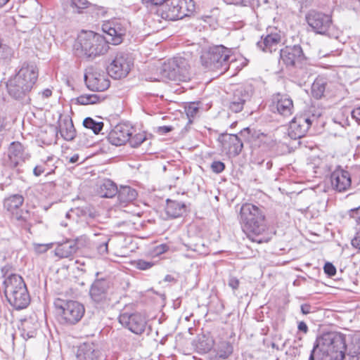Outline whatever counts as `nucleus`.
I'll use <instances>...</instances> for the list:
<instances>
[{"label":"nucleus","mask_w":360,"mask_h":360,"mask_svg":"<svg viewBox=\"0 0 360 360\" xmlns=\"http://www.w3.org/2000/svg\"><path fill=\"white\" fill-rule=\"evenodd\" d=\"M345 340L342 335L326 333L316 340L309 360H360V353L350 348L345 354Z\"/></svg>","instance_id":"obj_1"},{"label":"nucleus","mask_w":360,"mask_h":360,"mask_svg":"<svg viewBox=\"0 0 360 360\" xmlns=\"http://www.w3.org/2000/svg\"><path fill=\"white\" fill-rule=\"evenodd\" d=\"M39 72L33 63H24L18 73L6 84L8 94L22 103H30L29 94L37 80Z\"/></svg>","instance_id":"obj_2"},{"label":"nucleus","mask_w":360,"mask_h":360,"mask_svg":"<svg viewBox=\"0 0 360 360\" xmlns=\"http://www.w3.org/2000/svg\"><path fill=\"white\" fill-rule=\"evenodd\" d=\"M240 221L248 238L257 243H267L269 238L262 236L266 231L265 217L260 208L250 203L242 205Z\"/></svg>","instance_id":"obj_3"},{"label":"nucleus","mask_w":360,"mask_h":360,"mask_svg":"<svg viewBox=\"0 0 360 360\" xmlns=\"http://www.w3.org/2000/svg\"><path fill=\"white\" fill-rule=\"evenodd\" d=\"M4 286L5 295L14 308L22 309L29 305L30 297L21 276L11 274L4 280Z\"/></svg>","instance_id":"obj_4"},{"label":"nucleus","mask_w":360,"mask_h":360,"mask_svg":"<svg viewBox=\"0 0 360 360\" xmlns=\"http://www.w3.org/2000/svg\"><path fill=\"white\" fill-rule=\"evenodd\" d=\"M230 53L231 51L224 46H216L202 50L200 56L201 64L205 69L223 74L229 69Z\"/></svg>","instance_id":"obj_5"},{"label":"nucleus","mask_w":360,"mask_h":360,"mask_svg":"<svg viewBox=\"0 0 360 360\" xmlns=\"http://www.w3.org/2000/svg\"><path fill=\"white\" fill-rule=\"evenodd\" d=\"M75 46L77 50L81 49L89 58L103 55L108 49L104 37L93 31H82L79 34Z\"/></svg>","instance_id":"obj_6"},{"label":"nucleus","mask_w":360,"mask_h":360,"mask_svg":"<svg viewBox=\"0 0 360 360\" xmlns=\"http://www.w3.org/2000/svg\"><path fill=\"white\" fill-rule=\"evenodd\" d=\"M161 78L150 77L151 81L169 79L174 82H187L191 79L190 65L181 57H176L165 63L160 70Z\"/></svg>","instance_id":"obj_7"},{"label":"nucleus","mask_w":360,"mask_h":360,"mask_svg":"<svg viewBox=\"0 0 360 360\" xmlns=\"http://www.w3.org/2000/svg\"><path fill=\"white\" fill-rule=\"evenodd\" d=\"M56 312L62 324L74 325L83 317L85 309L77 301L56 299L54 302Z\"/></svg>","instance_id":"obj_8"},{"label":"nucleus","mask_w":360,"mask_h":360,"mask_svg":"<svg viewBox=\"0 0 360 360\" xmlns=\"http://www.w3.org/2000/svg\"><path fill=\"white\" fill-rule=\"evenodd\" d=\"M321 115L319 110H309L304 114L296 115L290 123L289 136L295 140L304 137L311 126L318 124Z\"/></svg>","instance_id":"obj_9"},{"label":"nucleus","mask_w":360,"mask_h":360,"mask_svg":"<svg viewBox=\"0 0 360 360\" xmlns=\"http://www.w3.org/2000/svg\"><path fill=\"white\" fill-rule=\"evenodd\" d=\"M30 157V154L20 142L13 141L9 145L8 154L3 160V165L9 169H15L22 165Z\"/></svg>","instance_id":"obj_10"},{"label":"nucleus","mask_w":360,"mask_h":360,"mask_svg":"<svg viewBox=\"0 0 360 360\" xmlns=\"http://www.w3.org/2000/svg\"><path fill=\"white\" fill-rule=\"evenodd\" d=\"M133 65L131 57L124 53H118L107 68L108 74L114 79L126 77Z\"/></svg>","instance_id":"obj_11"},{"label":"nucleus","mask_w":360,"mask_h":360,"mask_svg":"<svg viewBox=\"0 0 360 360\" xmlns=\"http://www.w3.org/2000/svg\"><path fill=\"white\" fill-rule=\"evenodd\" d=\"M118 321L122 326L136 335L143 333L147 325L146 318L138 312L122 311Z\"/></svg>","instance_id":"obj_12"},{"label":"nucleus","mask_w":360,"mask_h":360,"mask_svg":"<svg viewBox=\"0 0 360 360\" xmlns=\"http://www.w3.org/2000/svg\"><path fill=\"white\" fill-rule=\"evenodd\" d=\"M84 82L87 88L94 91H103L110 86V81L105 73L93 67L86 69Z\"/></svg>","instance_id":"obj_13"},{"label":"nucleus","mask_w":360,"mask_h":360,"mask_svg":"<svg viewBox=\"0 0 360 360\" xmlns=\"http://www.w3.org/2000/svg\"><path fill=\"white\" fill-rule=\"evenodd\" d=\"M306 20L312 30L320 34H326L332 24L330 15L315 11L309 12Z\"/></svg>","instance_id":"obj_14"},{"label":"nucleus","mask_w":360,"mask_h":360,"mask_svg":"<svg viewBox=\"0 0 360 360\" xmlns=\"http://www.w3.org/2000/svg\"><path fill=\"white\" fill-rule=\"evenodd\" d=\"M281 60L287 67H300L306 59L300 45L287 46L280 51Z\"/></svg>","instance_id":"obj_15"},{"label":"nucleus","mask_w":360,"mask_h":360,"mask_svg":"<svg viewBox=\"0 0 360 360\" xmlns=\"http://www.w3.org/2000/svg\"><path fill=\"white\" fill-rule=\"evenodd\" d=\"M24 202V198L19 194H15L6 198L4 202V207L14 214L18 221H27L30 218V213L27 210L18 211Z\"/></svg>","instance_id":"obj_16"},{"label":"nucleus","mask_w":360,"mask_h":360,"mask_svg":"<svg viewBox=\"0 0 360 360\" xmlns=\"http://www.w3.org/2000/svg\"><path fill=\"white\" fill-rule=\"evenodd\" d=\"M223 151L229 155L236 156L242 150L243 144L240 138L236 134H223L218 139Z\"/></svg>","instance_id":"obj_17"},{"label":"nucleus","mask_w":360,"mask_h":360,"mask_svg":"<svg viewBox=\"0 0 360 360\" xmlns=\"http://www.w3.org/2000/svg\"><path fill=\"white\" fill-rule=\"evenodd\" d=\"M86 241V236H81L80 238H77L75 240H66L58 245L55 249V254L60 258H70L76 253L79 245H84Z\"/></svg>","instance_id":"obj_18"},{"label":"nucleus","mask_w":360,"mask_h":360,"mask_svg":"<svg viewBox=\"0 0 360 360\" xmlns=\"http://www.w3.org/2000/svg\"><path fill=\"white\" fill-rule=\"evenodd\" d=\"M332 187L339 192L347 191L351 186L349 173L341 168L336 169L330 175Z\"/></svg>","instance_id":"obj_19"},{"label":"nucleus","mask_w":360,"mask_h":360,"mask_svg":"<svg viewBox=\"0 0 360 360\" xmlns=\"http://www.w3.org/2000/svg\"><path fill=\"white\" fill-rule=\"evenodd\" d=\"M131 132L128 126L118 124L108 134L109 142L115 146H122L129 140Z\"/></svg>","instance_id":"obj_20"},{"label":"nucleus","mask_w":360,"mask_h":360,"mask_svg":"<svg viewBox=\"0 0 360 360\" xmlns=\"http://www.w3.org/2000/svg\"><path fill=\"white\" fill-rule=\"evenodd\" d=\"M273 101L277 112L284 116L289 117L294 110V105L292 98L285 94H278L274 96Z\"/></svg>","instance_id":"obj_21"},{"label":"nucleus","mask_w":360,"mask_h":360,"mask_svg":"<svg viewBox=\"0 0 360 360\" xmlns=\"http://www.w3.org/2000/svg\"><path fill=\"white\" fill-rule=\"evenodd\" d=\"M103 31L106 34L104 38L106 44L111 43L114 45L120 44L122 41L124 34V30L113 22H107L103 25Z\"/></svg>","instance_id":"obj_22"},{"label":"nucleus","mask_w":360,"mask_h":360,"mask_svg":"<svg viewBox=\"0 0 360 360\" xmlns=\"http://www.w3.org/2000/svg\"><path fill=\"white\" fill-rule=\"evenodd\" d=\"M108 283L105 280L101 279L95 281L90 288L89 295L91 299L96 303H101L107 298V290Z\"/></svg>","instance_id":"obj_23"},{"label":"nucleus","mask_w":360,"mask_h":360,"mask_svg":"<svg viewBox=\"0 0 360 360\" xmlns=\"http://www.w3.org/2000/svg\"><path fill=\"white\" fill-rule=\"evenodd\" d=\"M250 97V94L247 90L243 89H237L229 103V109L233 112H240L243 108L245 103L249 100Z\"/></svg>","instance_id":"obj_24"},{"label":"nucleus","mask_w":360,"mask_h":360,"mask_svg":"<svg viewBox=\"0 0 360 360\" xmlns=\"http://www.w3.org/2000/svg\"><path fill=\"white\" fill-rule=\"evenodd\" d=\"M99 350L92 342H84L79 345L77 352V360H97Z\"/></svg>","instance_id":"obj_25"},{"label":"nucleus","mask_w":360,"mask_h":360,"mask_svg":"<svg viewBox=\"0 0 360 360\" xmlns=\"http://www.w3.org/2000/svg\"><path fill=\"white\" fill-rule=\"evenodd\" d=\"M281 42V36L277 33L267 34L262 37L261 40L257 43V46L264 52L274 51Z\"/></svg>","instance_id":"obj_26"},{"label":"nucleus","mask_w":360,"mask_h":360,"mask_svg":"<svg viewBox=\"0 0 360 360\" xmlns=\"http://www.w3.org/2000/svg\"><path fill=\"white\" fill-rule=\"evenodd\" d=\"M59 132L60 136L66 141L74 139L76 136V130L71 119L65 118L60 121Z\"/></svg>","instance_id":"obj_27"},{"label":"nucleus","mask_w":360,"mask_h":360,"mask_svg":"<svg viewBox=\"0 0 360 360\" xmlns=\"http://www.w3.org/2000/svg\"><path fill=\"white\" fill-rule=\"evenodd\" d=\"M186 206L184 203L175 200H167L166 212L168 216L172 218H176L183 214L185 212Z\"/></svg>","instance_id":"obj_28"},{"label":"nucleus","mask_w":360,"mask_h":360,"mask_svg":"<svg viewBox=\"0 0 360 360\" xmlns=\"http://www.w3.org/2000/svg\"><path fill=\"white\" fill-rule=\"evenodd\" d=\"M117 185L110 179H105L100 185L98 193L103 198H112L117 193Z\"/></svg>","instance_id":"obj_29"},{"label":"nucleus","mask_w":360,"mask_h":360,"mask_svg":"<svg viewBox=\"0 0 360 360\" xmlns=\"http://www.w3.org/2000/svg\"><path fill=\"white\" fill-rule=\"evenodd\" d=\"M252 134V137L257 139L261 144L269 146L273 143V139H271V136L264 134L260 131L254 130L253 131H252V130L250 128H245L243 131H241L240 136L245 137L246 134Z\"/></svg>","instance_id":"obj_30"},{"label":"nucleus","mask_w":360,"mask_h":360,"mask_svg":"<svg viewBox=\"0 0 360 360\" xmlns=\"http://www.w3.org/2000/svg\"><path fill=\"white\" fill-rule=\"evenodd\" d=\"M118 199L121 202H129L134 200L137 197V192L134 188L130 186H121L117 190Z\"/></svg>","instance_id":"obj_31"},{"label":"nucleus","mask_w":360,"mask_h":360,"mask_svg":"<svg viewBox=\"0 0 360 360\" xmlns=\"http://www.w3.org/2000/svg\"><path fill=\"white\" fill-rule=\"evenodd\" d=\"M327 85L326 79L323 77H317L311 85V94L316 98H321L326 91Z\"/></svg>","instance_id":"obj_32"},{"label":"nucleus","mask_w":360,"mask_h":360,"mask_svg":"<svg viewBox=\"0 0 360 360\" xmlns=\"http://www.w3.org/2000/svg\"><path fill=\"white\" fill-rule=\"evenodd\" d=\"M37 328L38 323L37 322L25 320L22 323L21 335L25 339L34 338L37 334Z\"/></svg>","instance_id":"obj_33"},{"label":"nucleus","mask_w":360,"mask_h":360,"mask_svg":"<svg viewBox=\"0 0 360 360\" xmlns=\"http://www.w3.org/2000/svg\"><path fill=\"white\" fill-rule=\"evenodd\" d=\"M80 105H93L100 103L101 97L97 94H82L76 98Z\"/></svg>","instance_id":"obj_34"},{"label":"nucleus","mask_w":360,"mask_h":360,"mask_svg":"<svg viewBox=\"0 0 360 360\" xmlns=\"http://www.w3.org/2000/svg\"><path fill=\"white\" fill-rule=\"evenodd\" d=\"M233 349V346L230 342L224 341L219 343L217 354L219 358L225 359L232 354Z\"/></svg>","instance_id":"obj_35"},{"label":"nucleus","mask_w":360,"mask_h":360,"mask_svg":"<svg viewBox=\"0 0 360 360\" xmlns=\"http://www.w3.org/2000/svg\"><path fill=\"white\" fill-rule=\"evenodd\" d=\"M83 125L85 128L91 129L95 134H98L103 127L102 122H96L91 117H86L83 121Z\"/></svg>","instance_id":"obj_36"},{"label":"nucleus","mask_w":360,"mask_h":360,"mask_svg":"<svg viewBox=\"0 0 360 360\" xmlns=\"http://www.w3.org/2000/svg\"><path fill=\"white\" fill-rule=\"evenodd\" d=\"M67 3H70L72 12L80 13L84 8H87L89 2L86 0H64Z\"/></svg>","instance_id":"obj_37"},{"label":"nucleus","mask_w":360,"mask_h":360,"mask_svg":"<svg viewBox=\"0 0 360 360\" xmlns=\"http://www.w3.org/2000/svg\"><path fill=\"white\" fill-rule=\"evenodd\" d=\"M110 240V238L109 236H103L102 238L100 240L97 245V250L101 255H104L108 253V246Z\"/></svg>","instance_id":"obj_38"},{"label":"nucleus","mask_w":360,"mask_h":360,"mask_svg":"<svg viewBox=\"0 0 360 360\" xmlns=\"http://www.w3.org/2000/svg\"><path fill=\"white\" fill-rule=\"evenodd\" d=\"M146 140V136L142 134H135L134 136H129L128 142L133 148L139 147Z\"/></svg>","instance_id":"obj_39"},{"label":"nucleus","mask_w":360,"mask_h":360,"mask_svg":"<svg viewBox=\"0 0 360 360\" xmlns=\"http://www.w3.org/2000/svg\"><path fill=\"white\" fill-rule=\"evenodd\" d=\"M154 262L145 261L143 259H138L134 262V266L139 270H148L154 266Z\"/></svg>","instance_id":"obj_40"},{"label":"nucleus","mask_w":360,"mask_h":360,"mask_svg":"<svg viewBox=\"0 0 360 360\" xmlns=\"http://www.w3.org/2000/svg\"><path fill=\"white\" fill-rule=\"evenodd\" d=\"M211 169L213 172L219 174L222 172L225 169V165L221 161H214L211 164Z\"/></svg>","instance_id":"obj_41"},{"label":"nucleus","mask_w":360,"mask_h":360,"mask_svg":"<svg viewBox=\"0 0 360 360\" xmlns=\"http://www.w3.org/2000/svg\"><path fill=\"white\" fill-rule=\"evenodd\" d=\"M350 217L356 221V229H360V206L350 210Z\"/></svg>","instance_id":"obj_42"},{"label":"nucleus","mask_w":360,"mask_h":360,"mask_svg":"<svg viewBox=\"0 0 360 360\" xmlns=\"http://www.w3.org/2000/svg\"><path fill=\"white\" fill-rule=\"evenodd\" d=\"M323 270L326 274L328 276L332 277L336 274V268L330 262H326L323 266Z\"/></svg>","instance_id":"obj_43"},{"label":"nucleus","mask_w":360,"mask_h":360,"mask_svg":"<svg viewBox=\"0 0 360 360\" xmlns=\"http://www.w3.org/2000/svg\"><path fill=\"white\" fill-rule=\"evenodd\" d=\"M198 112V107L195 103L190 104L186 108V113L188 117H193Z\"/></svg>","instance_id":"obj_44"},{"label":"nucleus","mask_w":360,"mask_h":360,"mask_svg":"<svg viewBox=\"0 0 360 360\" xmlns=\"http://www.w3.org/2000/svg\"><path fill=\"white\" fill-rule=\"evenodd\" d=\"M228 285L230 288H231L233 290H236L238 288L240 285L239 280L233 276H230L229 278Z\"/></svg>","instance_id":"obj_45"},{"label":"nucleus","mask_w":360,"mask_h":360,"mask_svg":"<svg viewBox=\"0 0 360 360\" xmlns=\"http://www.w3.org/2000/svg\"><path fill=\"white\" fill-rule=\"evenodd\" d=\"M352 245L354 248L360 250V229H357L354 238L352 240Z\"/></svg>","instance_id":"obj_46"},{"label":"nucleus","mask_w":360,"mask_h":360,"mask_svg":"<svg viewBox=\"0 0 360 360\" xmlns=\"http://www.w3.org/2000/svg\"><path fill=\"white\" fill-rule=\"evenodd\" d=\"M169 250V247L166 244H161L155 247L154 253L159 255L166 252Z\"/></svg>","instance_id":"obj_47"},{"label":"nucleus","mask_w":360,"mask_h":360,"mask_svg":"<svg viewBox=\"0 0 360 360\" xmlns=\"http://www.w3.org/2000/svg\"><path fill=\"white\" fill-rule=\"evenodd\" d=\"M50 246L46 244H39L35 246V251L38 253H44L46 252Z\"/></svg>","instance_id":"obj_48"},{"label":"nucleus","mask_w":360,"mask_h":360,"mask_svg":"<svg viewBox=\"0 0 360 360\" xmlns=\"http://www.w3.org/2000/svg\"><path fill=\"white\" fill-rule=\"evenodd\" d=\"M172 130L173 127L172 126H162L158 127L157 131L160 134H165L172 131Z\"/></svg>","instance_id":"obj_49"},{"label":"nucleus","mask_w":360,"mask_h":360,"mask_svg":"<svg viewBox=\"0 0 360 360\" xmlns=\"http://www.w3.org/2000/svg\"><path fill=\"white\" fill-rule=\"evenodd\" d=\"M52 95V91L50 89H46L41 92H39L38 96L39 98H48Z\"/></svg>","instance_id":"obj_50"},{"label":"nucleus","mask_w":360,"mask_h":360,"mask_svg":"<svg viewBox=\"0 0 360 360\" xmlns=\"http://www.w3.org/2000/svg\"><path fill=\"white\" fill-rule=\"evenodd\" d=\"M45 171V169L41 165L36 166L33 169V174L36 176H39L41 174H43Z\"/></svg>","instance_id":"obj_51"},{"label":"nucleus","mask_w":360,"mask_h":360,"mask_svg":"<svg viewBox=\"0 0 360 360\" xmlns=\"http://www.w3.org/2000/svg\"><path fill=\"white\" fill-rule=\"evenodd\" d=\"M352 116L358 122H360V106L354 108L352 112Z\"/></svg>","instance_id":"obj_52"},{"label":"nucleus","mask_w":360,"mask_h":360,"mask_svg":"<svg viewBox=\"0 0 360 360\" xmlns=\"http://www.w3.org/2000/svg\"><path fill=\"white\" fill-rule=\"evenodd\" d=\"M311 306L307 304L301 305V311L303 314H308L311 313Z\"/></svg>","instance_id":"obj_53"},{"label":"nucleus","mask_w":360,"mask_h":360,"mask_svg":"<svg viewBox=\"0 0 360 360\" xmlns=\"http://www.w3.org/2000/svg\"><path fill=\"white\" fill-rule=\"evenodd\" d=\"M351 348L357 352V353H360V337L355 340Z\"/></svg>","instance_id":"obj_54"},{"label":"nucleus","mask_w":360,"mask_h":360,"mask_svg":"<svg viewBox=\"0 0 360 360\" xmlns=\"http://www.w3.org/2000/svg\"><path fill=\"white\" fill-rule=\"evenodd\" d=\"M298 330L304 332V333H307L308 331V327L304 321H301L298 324Z\"/></svg>","instance_id":"obj_55"},{"label":"nucleus","mask_w":360,"mask_h":360,"mask_svg":"<svg viewBox=\"0 0 360 360\" xmlns=\"http://www.w3.org/2000/svg\"><path fill=\"white\" fill-rule=\"evenodd\" d=\"M79 212H82V210H80L79 209L71 210L70 211H69L66 213L65 217L68 219H70L72 216V213H75V214H78Z\"/></svg>","instance_id":"obj_56"},{"label":"nucleus","mask_w":360,"mask_h":360,"mask_svg":"<svg viewBox=\"0 0 360 360\" xmlns=\"http://www.w3.org/2000/svg\"><path fill=\"white\" fill-rule=\"evenodd\" d=\"M79 156L78 154H75L70 158L69 162L70 163H76L79 160Z\"/></svg>","instance_id":"obj_57"},{"label":"nucleus","mask_w":360,"mask_h":360,"mask_svg":"<svg viewBox=\"0 0 360 360\" xmlns=\"http://www.w3.org/2000/svg\"><path fill=\"white\" fill-rule=\"evenodd\" d=\"M164 281L165 282H175L176 279L172 275L168 274L165 276Z\"/></svg>","instance_id":"obj_58"},{"label":"nucleus","mask_w":360,"mask_h":360,"mask_svg":"<svg viewBox=\"0 0 360 360\" xmlns=\"http://www.w3.org/2000/svg\"><path fill=\"white\" fill-rule=\"evenodd\" d=\"M5 118L0 115V131L4 128Z\"/></svg>","instance_id":"obj_59"},{"label":"nucleus","mask_w":360,"mask_h":360,"mask_svg":"<svg viewBox=\"0 0 360 360\" xmlns=\"http://www.w3.org/2000/svg\"><path fill=\"white\" fill-rule=\"evenodd\" d=\"M9 0H0V8L3 7L4 5H6Z\"/></svg>","instance_id":"obj_60"},{"label":"nucleus","mask_w":360,"mask_h":360,"mask_svg":"<svg viewBox=\"0 0 360 360\" xmlns=\"http://www.w3.org/2000/svg\"><path fill=\"white\" fill-rule=\"evenodd\" d=\"M195 246V248H194V250L200 252V248H199L198 245L196 244Z\"/></svg>","instance_id":"obj_61"},{"label":"nucleus","mask_w":360,"mask_h":360,"mask_svg":"<svg viewBox=\"0 0 360 360\" xmlns=\"http://www.w3.org/2000/svg\"><path fill=\"white\" fill-rule=\"evenodd\" d=\"M61 225H62V226H67V225H68V224H67L66 223H65V222L62 221V222H61Z\"/></svg>","instance_id":"obj_62"},{"label":"nucleus","mask_w":360,"mask_h":360,"mask_svg":"<svg viewBox=\"0 0 360 360\" xmlns=\"http://www.w3.org/2000/svg\"><path fill=\"white\" fill-rule=\"evenodd\" d=\"M51 173H52V172H48V173L46 174V176H48V175L51 174Z\"/></svg>","instance_id":"obj_63"}]
</instances>
